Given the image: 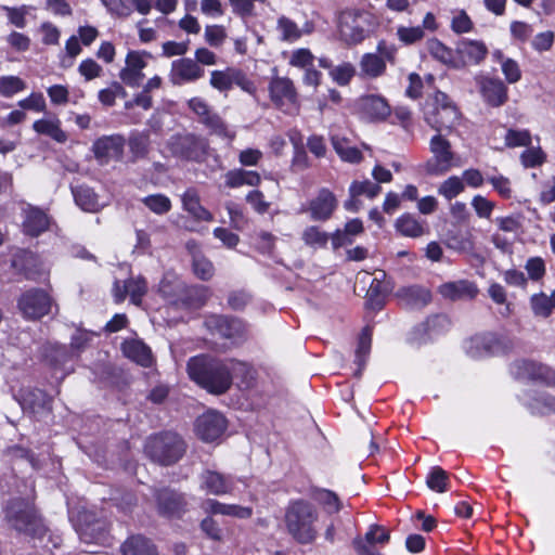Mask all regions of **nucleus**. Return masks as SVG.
<instances>
[{
	"label": "nucleus",
	"instance_id": "nucleus-1",
	"mask_svg": "<svg viewBox=\"0 0 555 555\" xmlns=\"http://www.w3.org/2000/svg\"><path fill=\"white\" fill-rule=\"evenodd\" d=\"M186 369L190 378L210 393L222 395L231 387L227 361L197 356L189 360Z\"/></svg>",
	"mask_w": 555,
	"mask_h": 555
},
{
	"label": "nucleus",
	"instance_id": "nucleus-2",
	"mask_svg": "<svg viewBox=\"0 0 555 555\" xmlns=\"http://www.w3.org/2000/svg\"><path fill=\"white\" fill-rule=\"evenodd\" d=\"M318 512L306 501L292 503L285 513V524L288 533L299 543H310L317 537L314 524L318 520Z\"/></svg>",
	"mask_w": 555,
	"mask_h": 555
},
{
	"label": "nucleus",
	"instance_id": "nucleus-3",
	"mask_svg": "<svg viewBox=\"0 0 555 555\" xmlns=\"http://www.w3.org/2000/svg\"><path fill=\"white\" fill-rule=\"evenodd\" d=\"M5 519L16 531L41 539L46 527L31 503L22 499L9 502L5 507Z\"/></svg>",
	"mask_w": 555,
	"mask_h": 555
},
{
	"label": "nucleus",
	"instance_id": "nucleus-4",
	"mask_svg": "<svg viewBox=\"0 0 555 555\" xmlns=\"http://www.w3.org/2000/svg\"><path fill=\"white\" fill-rule=\"evenodd\" d=\"M459 116L455 105L441 91L435 92L424 108L426 122L439 133L453 128L459 120Z\"/></svg>",
	"mask_w": 555,
	"mask_h": 555
},
{
	"label": "nucleus",
	"instance_id": "nucleus-5",
	"mask_svg": "<svg viewBox=\"0 0 555 555\" xmlns=\"http://www.w3.org/2000/svg\"><path fill=\"white\" fill-rule=\"evenodd\" d=\"M145 450L153 461L162 465H171L183 456L185 443L179 435L165 433L151 438Z\"/></svg>",
	"mask_w": 555,
	"mask_h": 555
},
{
	"label": "nucleus",
	"instance_id": "nucleus-6",
	"mask_svg": "<svg viewBox=\"0 0 555 555\" xmlns=\"http://www.w3.org/2000/svg\"><path fill=\"white\" fill-rule=\"evenodd\" d=\"M433 157L426 164V171L433 176H442L453 167H459V158L451 150L450 142L440 133L434 135L429 142Z\"/></svg>",
	"mask_w": 555,
	"mask_h": 555
},
{
	"label": "nucleus",
	"instance_id": "nucleus-7",
	"mask_svg": "<svg viewBox=\"0 0 555 555\" xmlns=\"http://www.w3.org/2000/svg\"><path fill=\"white\" fill-rule=\"evenodd\" d=\"M367 16L361 11L347 10L338 17V36L347 46L361 43L367 36Z\"/></svg>",
	"mask_w": 555,
	"mask_h": 555
},
{
	"label": "nucleus",
	"instance_id": "nucleus-8",
	"mask_svg": "<svg viewBox=\"0 0 555 555\" xmlns=\"http://www.w3.org/2000/svg\"><path fill=\"white\" fill-rule=\"evenodd\" d=\"M236 85L242 90L254 93L256 88L246 75L237 68L228 67L224 70H212L210 74V86L221 92H227Z\"/></svg>",
	"mask_w": 555,
	"mask_h": 555
},
{
	"label": "nucleus",
	"instance_id": "nucleus-9",
	"mask_svg": "<svg viewBox=\"0 0 555 555\" xmlns=\"http://www.w3.org/2000/svg\"><path fill=\"white\" fill-rule=\"evenodd\" d=\"M269 93L273 104L283 112L289 113L297 105V92L289 78H272L269 83Z\"/></svg>",
	"mask_w": 555,
	"mask_h": 555
},
{
	"label": "nucleus",
	"instance_id": "nucleus-10",
	"mask_svg": "<svg viewBox=\"0 0 555 555\" xmlns=\"http://www.w3.org/2000/svg\"><path fill=\"white\" fill-rule=\"evenodd\" d=\"M198 483L202 491L216 496L232 494L235 488L232 476L212 469H204L198 476Z\"/></svg>",
	"mask_w": 555,
	"mask_h": 555
},
{
	"label": "nucleus",
	"instance_id": "nucleus-11",
	"mask_svg": "<svg viewBox=\"0 0 555 555\" xmlns=\"http://www.w3.org/2000/svg\"><path fill=\"white\" fill-rule=\"evenodd\" d=\"M360 117L367 121H383L391 113L387 100L378 94L361 96L356 103Z\"/></svg>",
	"mask_w": 555,
	"mask_h": 555
},
{
	"label": "nucleus",
	"instance_id": "nucleus-12",
	"mask_svg": "<svg viewBox=\"0 0 555 555\" xmlns=\"http://www.w3.org/2000/svg\"><path fill=\"white\" fill-rule=\"evenodd\" d=\"M18 308L25 318L30 320L40 319L49 313L51 299L47 293L33 289L26 292L20 298Z\"/></svg>",
	"mask_w": 555,
	"mask_h": 555
},
{
	"label": "nucleus",
	"instance_id": "nucleus-13",
	"mask_svg": "<svg viewBox=\"0 0 555 555\" xmlns=\"http://www.w3.org/2000/svg\"><path fill=\"white\" fill-rule=\"evenodd\" d=\"M151 54L146 52L130 51L125 60V67L120 70L119 77L128 87H139L144 79L143 69L146 67V57Z\"/></svg>",
	"mask_w": 555,
	"mask_h": 555
},
{
	"label": "nucleus",
	"instance_id": "nucleus-14",
	"mask_svg": "<svg viewBox=\"0 0 555 555\" xmlns=\"http://www.w3.org/2000/svg\"><path fill=\"white\" fill-rule=\"evenodd\" d=\"M338 206L335 194L326 188L319 190L318 194L309 201L307 211L313 221H326L331 219Z\"/></svg>",
	"mask_w": 555,
	"mask_h": 555
},
{
	"label": "nucleus",
	"instance_id": "nucleus-15",
	"mask_svg": "<svg viewBox=\"0 0 555 555\" xmlns=\"http://www.w3.org/2000/svg\"><path fill=\"white\" fill-rule=\"evenodd\" d=\"M506 345L495 334L487 333L472 337L466 344V352L475 359L504 351Z\"/></svg>",
	"mask_w": 555,
	"mask_h": 555
},
{
	"label": "nucleus",
	"instance_id": "nucleus-16",
	"mask_svg": "<svg viewBox=\"0 0 555 555\" xmlns=\"http://www.w3.org/2000/svg\"><path fill=\"white\" fill-rule=\"evenodd\" d=\"M204 69L193 59L182 57L171 63L169 80L175 86L194 82L204 76Z\"/></svg>",
	"mask_w": 555,
	"mask_h": 555
},
{
	"label": "nucleus",
	"instance_id": "nucleus-17",
	"mask_svg": "<svg viewBox=\"0 0 555 555\" xmlns=\"http://www.w3.org/2000/svg\"><path fill=\"white\" fill-rule=\"evenodd\" d=\"M224 417L215 411H208L196 420V435L206 442H211L221 437L225 430Z\"/></svg>",
	"mask_w": 555,
	"mask_h": 555
},
{
	"label": "nucleus",
	"instance_id": "nucleus-18",
	"mask_svg": "<svg viewBox=\"0 0 555 555\" xmlns=\"http://www.w3.org/2000/svg\"><path fill=\"white\" fill-rule=\"evenodd\" d=\"M450 320L442 314L428 318L411 333L410 340L414 344H424L448 331Z\"/></svg>",
	"mask_w": 555,
	"mask_h": 555
},
{
	"label": "nucleus",
	"instance_id": "nucleus-19",
	"mask_svg": "<svg viewBox=\"0 0 555 555\" xmlns=\"http://www.w3.org/2000/svg\"><path fill=\"white\" fill-rule=\"evenodd\" d=\"M146 292L147 284L142 276L130 278L122 283L117 281L113 288V295L116 302H121L127 296H129L130 301L135 306L141 304Z\"/></svg>",
	"mask_w": 555,
	"mask_h": 555
},
{
	"label": "nucleus",
	"instance_id": "nucleus-20",
	"mask_svg": "<svg viewBox=\"0 0 555 555\" xmlns=\"http://www.w3.org/2000/svg\"><path fill=\"white\" fill-rule=\"evenodd\" d=\"M389 539L390 533L388 530L378 525H371L364 539L356 538L352 544L358 555H382L372 545L376 543L385 544Z\"/></svg>",
	"mask_w": 555,
	"mask_h": 555
},
{
	"label": "nucleus",
	"instance_id": "nucleus-21",
	"mask_svg": "<svg viewBox=\"0 0 555 555\" xmlns=\"http://www.w3.org/2000/svg\"><path fill=\"white\" fill-rule=\"evenodd\" d=\"M125 139L119 134L99 138L92 146L94 156L100 162L119 158L122 155Z\"/></svg>",
	"mask_w": 555,
	"mask_h": 555
},
{
	"label": "nucleus",
	"instance_id": "nucleus-22",
	"mask_svg": "<svg viewBox=\"0 0 555 555\" xmlns=\"http://www.w3.org/2000/svg\"><path fill=\"white\" fill-rule=\"evenodd\" d=\"M515 375L520 379L541 380L555 386V371L531 361L515 364Z\"/></svg>",
	"mask_w": 555,
	"mask_h": 555
},
{
	"label": "nucleus",
	"instance_id": "nucleus-23",
	"mask_svg": "<svg viewBox=\"0 0 555 555\" xmlns=\"http://www.w3.org/2000/svg\"><path fill=\"white\" fill-rule=\"evenodd\" d=\"M157 506L160 514L178 517L185 512L184 495L169 489H162L156 494Z\"/></svg>",
	"mask_w": 555,
	"mask_h": 555
},
{
	"label": "nucleus",
	"instance_id": "nucleus-24",
	"mask_svg": "<svg viewBox=\"0 0 555 555\" xmlns=\"http://www.w3.org/2000/svg\"><path fill=\"white\" fill-rule=\"evenodd\" d=\"M477 82L483 100L491 106H501L507 99V88L495 78L479 77Z\"/></svg>",
	"mask_w": 555,
	"mask_h": 555
},
{
	"label": "nucleus",
	"instance_id": "nucleus-25",
	"mask_svg": "<svg viewBox=\"0 0 555 555\" xmlns=\"http://www.w3.org/2000/svg\"><path fill=\"white\" fill-rule=\"evenodd\" d=\"M440 295L449 300H468L475 298L478 288L475 283L467 280L448 282L439 286Z\"/></svg>",
	"mask_w": 555,
	"mask_h": 555
},
{
	"label": "nucleus",
	"instance_id": "nucleus-26",
	"mask_svg": "<svg viewBox=\"0 0 555 555\" xmlns=\"http://www.w3.org/2000/svg\"><path fill=\"white\" fill-rule=\"evenodd\" d=\"M23 231L30 236H38L49 227V217L39 208L27 206L23 209Z\"/></svg>",
	"mask_w": 555,
	"mask_h": 555
},
{
	"label": "nucleus",
	"instance_id": "nucleus-27",
	"mask_svg": "<svg viewBox=\"0 0 555 555\" xmlns=\"http://www.w3.org/2000/svg\"><path fill=\"white\" fill-rule=\"evenodd\" d=\"M209 326H214L216 332L228 339L238 340L245 335V326L238 319L228 317H214L209 322Z\"/></svg>",
	"mask_w": 555,
	"mask_h": 555
},
{
	"label": "nucleus",
	"instance_id": "nucleus-28",
	"mask_svg": "<svg viewBox=\"0 0 555 555\" xmlns=\"http://www.w3.org/2000/svg\"><path fill=\"white\" fill-rule=\"evenodd\" d=\"M91 515L82 513L79 518L77 532L80 540L86 543L100 542L105 537V524L102 520L90 521Z\"/></svg>",
	"mask_w": 555,
	"mask_h": 555
},
{
	"label": "nucleus",
	"instance_id": "nucleus-29",
	"mask_svg": "<svg viewBox=\"0 0 555 555\" xmlns=\"http://www.w3.org/2000/svg\"><path fill=\"white\" fill-rule=\"evenodd\" d=\"M456 52L464 64L478 65L488 54V48L482 41L464 39L457 43Z\"/></svg>",
	"mask_w": 555,
	"mask_h": 555
},
{
	"label": "nucleus",
	"instance_id": "nucleus-30",
	"mask_svg": "<svg viewBox=\"0 0 555 555\" xmlns=\"http://www.w3.org/2000/svg\"><path fill=\"white\" fill-rule=\"evenodd\" d=\"M203 509L208 514L232 516L240 519H247L253 515V508L236 504H224L214 499H207L203 503Z\"/></svg>",
	"mask_w": 555,
	"mask_h": 555
},
{
	"label": "nucleus",
	"instance_id": "nucleus-31",
	"mask_svg": "<svg viewBox=\"0 0 555 555\" xmlns=\"http://www.w3.org/2000/svg\"><path fill=\"white\" fill-rule=\"evenodd\" d=\"M121 350L125 357L142 366L147 367L153 362L150 347L140 339H126L121 345Z\"/></svg>",
	"mask_w": 555,
	"mask_h": 555
},
{
	"label": "nucleus",
	"instance_id": "nucleus-32",
	"mask_svg": "<svg viewBox=\"0 0 555 555\" xmlns=\"http://www.w3.org/2000/svg\"><path fill=\"white\" fill-rule=\"evenodd\" d=\"M176 152L189 159H198L206 151L204 139L193 134H185L176 138Z\"/></svg>",
	"mask_w": 555,
	"mask_h": 555
},
{
	"label": "nucleus",
	"instance_id": "nucleus-33",
	"mask_svg": "<svg viewBox=\"0 0 555 555\" xmlns=\"http://www.w3.org/2000/svg\"><path fill=\"white\" fill-rule=\"evenodd\" d=\"M92 337H93V333L82 331V330H77L72 336V340H70L72 352H70V354H68L64 348H59L55 351V361L57 363L64 364L73 356L79 354L81 351H83L88 347L89 343L92 340Z\"/></svg>",
	"mask_w": 555,
	"mask_h": 555
},
{
	"label": "nucleus",
	"instance_id": "nucleus-34",
	"mask_svg": "<svg viewBox=\"0 0 555 555\" xmlns=\"http://www.w3.org/2000/svg\"><path fill=\"white\" fill-rule=\"evenodd\" d=\"M159 293L171 304H178L185 293L184 284L172 273H166L159 283Z\"/></svg>",
	"mask_w": 555,
	"mask_h": 555
},
{
	"label": "nucleus",
	"instance_id": "nucleus-35",
	"mask_svg": "<svg viewBox=\"0 0 555 555\" xmlns=\"http://www.w3.org/2000/svg\"><path fill=\"white\" fill-rule=\"evenodd\" d=\"M360 75L364 78H377L385 74L386 63L376 53H365L360 63Z\"/></svg>",
	"mask_w": 555,
	"mask_h": 555
},
{
	"label": "nucleus",
	"instance_id": "nucleus-36",
	"mask_svg": "<svg viewBox=\"0 0 555 555\" xmlns=\"http://www.w3.org/2000/svg\"><path fill=\"white\" fill-rule=\"evenodd\" d=\"M124 555H156L155 545L145 537L133 535L129 538L121 546Z\"/></svg>",
	"mask_w": 555,
	"mask_h": 555
},
{
	"label": "nucleus",
	"instance_id": "nucleus-37",
	"mask_svg": "<svg viewBox=\"0 0 555 555\" xmlns=\"http://www.w3.org/2000/svg\"><path fill=\"white\" fill-rule=\"evenodd\" d=\"M73 195L77 206L83 211L95 212L101 208L98 195L89 186H77L73 189Z\"/></svg>",
	"mask_w": 555,
	"mask_h": 555
},
{
	"label": "nucleus",
	"instance_id": "nucleus-38",
	"mask_svg": "<svg viewBox=\"0 0 555 555\" xmlns=\"http://www.w3.org/2000/svg\"><path fill=\"white\" fill-rule=\"evenodd\" d=\"M399 297L410 307L420 308L430 301V293L421 286H409L398 292Z\"/></svg>",
	"mask_w": 555,
	"mask_h": 555
},
{
	"label": "nucleus",
	"instance_id": "nucleus-39",
	"mask_svg": "<svg viewBox=\"0 0 555 555\" xmlns=\"http://www.w3.org/2000/svg\"><path fill=\"white\" fill-rule=\"evenodd\" d=\"M182 202L184 209L195 219L201 221L212 220V215L201 205L199 197L194 190H188L182 196Z\"/></svg>",
	"mask_w": 555,
	"mask_h": 555
},
{
	"label": "nucleus",
	"instance_id": "nucleus-40",
	"mask_svg": "<svg viewBox=\"0 0 555 555\" xmlns=\"http://www.w3.org/2000/svg\"><path fill=\"white\" fill-rule=\"evenodd\" d=\"M530 306L535 317L547 318L555 310V291L548 296L545 293L534 294L530 298Z\"/></svg>",
	"mask_w": 555,
	"mask_h": 555
},
{
	"label": "nucleus",
	"instance_id": "nucleus-41",
	"mask_svg": "<svg viewBox=\"0 0 555 555\" xmlns=\"http://www.w3.org/2000/svg\"><path fill=\"white\" fill-rule=\"evenodd\" d=\"M301 240L312 249H323L327 246L330 234L318 225H308L301 233Z\"/></svg>",
	"mask_w": 555,
	"mask_h": 555
},
{
	"label": "nucleus",
	"instance_id": "nucleus-42",
	"mask_svg": "<svg viewBox=\"0 0 555 555\" xmlns=\"http://www.w3.org/2000/svg\"><path fill=\"white\" fill-rule=\"evenodd\" d=\"M33 128L36 132L46 134L51 137L53 140L63 143L66 141L67 137L65 132L61 129V122L59 119H39L36 120L33 125Z\"/></svg>",
	"mask_w": 555,
	"mask_h": 555
},
{
	"label": "nucleus",
	"instance_id": "nucleus-43",
	"mask_svg": "<svg viewBox=\"0 0 555 555\" xmlns=\"http://www.w3.org/2000/svg\"><path fill=\"white\" fill-rule=\"evenodd\" d=\"M331 140L335 152L344 162L352 164L361 162L362 153L357 147L350 146L345 138L333 135Z\"/></svg>",
	"mask_w": 555,
	"mask_h": 555
},
{
	"label": "nucleus",
	"instance_id": "nucleus-44",
	"mask_svg": "<svg viewBox=\"0 0 555 555\" xmlns=\"http://www.w3.org/2000/svg\"><path fill=\"white\" fill-rule=\"evenodd\" d=\"M427 49L430 55L439 62L453 67H459L453 51L444 46L440 40L436 38L428 40Z\"/></svg>",
	"mask_w": 555,
	"mask_h": 555
},
{
	"label": "nucleus",
	"instance_id": "nucleus-45",
	"mask_svg": "<svg viewBox=\"0 0 555 555\" xmlns=\"http://www.w3.org/2000/svg\"><path fill=\"white\" fill-rule=\"evenodd\" d=\"M427 487L435 492H446L448 491L449 485V475L448 473L439 466H434L430 468L427 478H426Z\"/></svg>",
	"mask_w": 555,
	"mask_h": 555
},
{
	"label": "nucleus",
	"instance_id": "nucleus-46",
	"mask_svg": "<svg viewBox=\"0 0 555 555\" xmlns=\"http://www.w3.org/2000/svg\"><path fill=\"white\" fill-rule=\"evenodd\" d=\"M396 228L404 236L418 237L424 234V227L411 215L398 218Z\"/></svg>",
	"mask_w": 555,
	"mask_h": 555
},
{
	"label": "nucleus",
	"instance_id": "nucleus-47",
	"mask_svg": "<svg viewBox=\"0 0 555 555\" xmlns=\"http://www.w3.org/2000/svg\"><path fill=\"white\" fill-rule=\"evenodd\" d=\"M210 296L209 288L207 286L197 285L191 286L189 288L185 287V293H183L182 302L198 308L203 306Z\"/></svg>",
	"mask_w": 555,
	"mask_h": 555
},
{
	"label": "nucleus",
	"instance_id": "nucleus-48",
	"mask_svg": "<svg viewBox=\"0 0 555 555\" xmlns=\"http://www.w3.org/2000/svg\"><path fill=\"white\" fill-rule=\"evenodd\" d=\"M465 190L464 181L457 176H451L440 183L438 194L451 201Z\"/></svg>",
	"mask_w": 555,
	"mask_h": 555
},
{
	"label": "nucleus",
	"instance_id": "nucleus-49",
	"mask_svg": "<svg viewBox=\"0 0 555 555\" xmlns=\"http://www.w3.org/2000/svg\"><path fill=\"white\" fill-rule=\"evenodd\" d=\"M372 344V332L370 327L363 328L360 334L358 348L356 352V362L359 365V370L356 372V376L361 375V370L365 365V356L369 354Z\"/></svg>",
	"mask_w": 555,
	"mask_h": 555
},
{
	"label": "nucleus",
	"instance_id": "nucleus-50",
	"mask_svg": "<svg viewBox=\"0 0 555 555\" xmlns=\"http://www.w3.org/2000/svg\"><path fill=\"white\" fill-rule=\"evenodd\" d=\"M533 414L545 415L555 412V397L540 393L528 403Z\"/></svg>",
	"mask_w": 555,
	"mask_h": 555
},
{
	"label": "nucleus",
	"instance_id": "nucleus-51",
	"mask_svg": "<svg viewBox=\"0 0 555 555\" xmlns=\"http://www.w3.org/2000/svg\"><path fill=\"white\" fill-rule=\"evenodd\" d=\"M380 191L382 188L377 183H374L370 180L353 181L349 186V195L351 197L365 195L369 198H374L379 194Z\"/></svg>",
	"mask_w": 555,
	"mask_h": 555
},
{
	"label": "nucleus",
	"instance_id": "nucleus-52",
	"mask_svg": "<svg viewBox=\"0 0 555 555\" xmlns=\"http://www.w3.org/2000/svg\"><path fill=\"white\" fill-rule=\"evenodd\" d=\"M25 81L17 76H0V94L4 98H11L25 90Z\"/></svg>",
	"mask_w": 555,
	"mask_h": 555
},
{
	"label": "nucleus",
	"instance_id": "nucleus-53",
	"mask_svg": "<svg viewBox=\"0 0 555 555\" xmlns=\"http://www.w3.org/2000/svg\"><path fill=\"white\" fill-rule=\"evenodd\" d=\"M212 133L232 140L235 137V132L228 128L223 120L215 113H210L202 121Z\"/></svg>",
	"mask_w": 555,
	"mask_h": 555
},
{
	"label": "nucleus",
	"instance_id": "nucleus-54",
	"mask_svg": "<svg viewBox=\"0 0 555 555\" xmlns=\"http://www.w3.org/2000/svg\"><path fill=\"white\" fill-rule=\"evenodd\" d=\"M448 247L455 250H470L474 247L472 234L468 231H456L447 235Z\"/></svg>",
	"mask_w": 555,
	"mask_h": 555
},
{
	"label": "nucleus",
	"instance_id": "nucleus-55",
	"mask_svg": "<svg viewBox=\"0 0 555 555\" xmlns=\"http://www.w3.org/2000/svg\"><path fill=\"white\" fill-rule=\"evenodd\" d=\"M192 268L194 274L203 281L210 280L215 274V267L212 262L204 255H197L192 260Z\"/></svg>",
	"mask_w": 555,
	"mask_h": 555
},
{
	"label": "nucleus",
	"instance_id": "nucleus-56",
	"mask_svg": "<svg viewBox=\"0 0 555 555\" xmlns=\"http://www.w3.org/2000/svg\"><path fill=\"white\" fill-rule=\"evenodd\" d=\"M278 30L281 39L289 42L298 40L302 35L297 24L285 16L278 20Z\"/></svg>",
	"mask_w": 555,
	"mask_h": 555
},
{
	"label": "nucleus",
	"instance_id": "nucleus-57",
	"mask_svg": "<svg viewBox=\"0 0 555 555\" xmlns=\"http://www.w3.org/2000/svg\"><path fill=\"white\" fill-rule=\"evenodd\" d=\"M314 499L323 505L328 513H338L341 508L339 498L333 491L319 489L314 493Z\"/></svg>",
	"mask_w": 555,
	"mask_h": 555
},
{
	"label": "nucleus",
	"instance_id": "nucleus-58",
	"mask_svg": "<svg viewBox=\"0 0 555 555\" xmlns=\"http://www.w3.org/2000/svg\"><path fill=\"white\" fill-rule=\"evenodd\" d=\"M451 29L457 34H466L473 30L474 23L464 10H455L452 12Z\"/></svg>",
	"mask_w": 555,
	"mask_h": 555
},
{
	"label": "nucleus",
	"instance_id": "nucleus-59",
	"mask_svg": "<svg viewBox=\"0 0 555 555\" xmlns=\"http://www.w3.org/2000/svg\"><path fill=\"white\" fill-rule=\"evenodd\" d=\"M1 9L7 13V17L10 24L14 25L16 28H25L27 25L26 15L29 12L28 5L21 7H8L2 5Z\"/></svg>",
	"mask_w": 555,
	"mask_h": 555
},
{
	"label": "nucleus",
	"instance_id": "nucleus-60",
	"mask_svg": "<svg viewBox=\"0 0 555 555\" xmlns=\"http://www.w3.org/2000/svg\"><path fill=\"white\" fill-rule=\"evenodd\" d=\"M356 74V68L351 63L344 62L334 66L330 70L331 78L339 86H346L350 82Z\"/></svg>",
	"mask_w": 555,
	"mask_h": 555
},
{
	"label": "nucleus",
	"instance_id": "nucleus-61",
	"mask_svg": "<svg viewBox=\"0 0 555 555\" xmlns=\"http://www.w3.org/2000/svg\"><path fill=\"white\" fill-rule=\"evenodd\" d=\"M142 202L150 210L157 215L166 214L171 208L170 199L163 194L149 195Z\"/></svg>",
	"mask_w": 555,
	"mask_h": 555
},
{
	"label": "nucleus",
	"instance_id": "nucleus-62",
	"mask_svg": "<svg viewBox=\"0 0 555 555\" xmlns=\"http://www.w3.org/2000/svg\"><path fill=\"white\" fill-rule=\"evenodd\" d=\"M205 41L212 48H219L227 38L225 28L222 25H207L204 33Z\"/></svg>",
	"mask_w": 555,
	"mask_h": 555
},
{
	"label": "nucleus",
	"instance_id": "nucleus-63",
	"mask_svg": "<svg viewBox=\"0 0 555 555\" xmlns=\"http://www.w3.org/2000/svg\"><path fill=\"white\" fill-rule=\"evenodd\" d=\"M225 361L229 375L231 376V382L233 380L234 377L241 378L243 382H246L248 378L251 377L253 370L249 364L234 359Z\"/></svg>",
	"mask_w": 555,
	"mask_h": 555
},
{
	"label": "nucleus",
	"instance_id": "nucleus-64",
	"mask_svg": "<svg viewBox=\"0 0 555 555\" xmlns=\"http://www.w3.org/2000/svg\"><path fill=\"white\" fill-rule=\"evenodd\" d=\"M397 37L404 44H413L424 38V30L421 26L397 28Z\"/></svg>",
	"mask_w": 555,
	"mask_h": 555
}]
</instances>
